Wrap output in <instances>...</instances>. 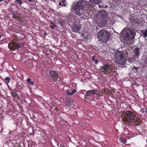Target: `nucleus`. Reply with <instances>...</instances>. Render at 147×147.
Here are the masks:
<instances>
[{
    "instance_id": "f257e3e1",
    "label": "nucleus",
    "mask_w": 147,
    "mask_h": 147,
    "mask_svg": "<svg viewBox=\"0 0 147 147\" xmlns=\"http://www.w3.org/2000/svg\"><path fill=\"white\" fill-rule=\"evenodd\" d=\"M136 34V30L133 29H124L120 33L123 40L127 41L134 40Z\"/></svg>"
},
{
    "instance_id": "f03ea898",
    "label": "nucleus",
    "mask_w": 147,
    "mask_h": 147,
    "mask_svg": "<svg viewBox=\"0 0 147 147\" xmlns=\"http://www.w3.org/2000/svg\"><path fill=\"white\" fill-rule=\"evenodd\" d=\"M110 33L105 29L100 30L97 34L99 40L103 43H106L110 40Z\"/></svg>"
},
{
    "instance_id": "7ed1b4c3",
    "label": "nucleus",
    "mask_w": 147,
    "mask_h": 147,
    "mask_svg": "<svg viewBox=\"0 0 147 147\" xmlns=\"http://www.w3.org/2000/svg\"><path fill=\"white\" fill-rule=\"evenodd\" d=\"M84 8V1L81 0L78 1L75 5H72L71 6V10L72 11H74L77 15L80 16L82 14Z\"/></svg>"
},
{
    "instance_id": "20e7f679",
    "label": "nucleus",
    "mask_w": 147,
    "mask_h": 147,
    "mask_svg": "<svg viewBox=\"0 0 147 147\" xmlns=\"http://www.w3.org/2000/svg\"><path fill=\"white\" fill-rule=\"evenodd\" d=\"M107 12L104 10H102L100 11L99 20L97 21L98 26L100 27L104 26L107 24L108 21Z\"/></svg>"
},
{
    "instance_id": "39448f33",
    "label": "nucleus",
    "mask_w": 147,
    "mask_h": 147,
    "mask_svg": "<svg viewBox=\"0 0 147 147\" xmlns=\"http://www.w3.org/2000/svg\"><path fill=\"white\" fill-rule=\"evenodd\" d=\"M123 52L119 51H116L115 52V57L116 62L119 65H123L126 61V59L123 56Z\"/></svg>"
},
{
    "instance_id": "423d86ee",
    "label": "nucleus",
    "mask_w": 147,
    "mask_h": 147,
    "mask_svg": "<svg viewBox=\"0 0 147 147\" xmlns=\"http://www.w3.org/2000/svg\"><path fill=\"white\" fill-rule=\"evenodd\" d=\"M122 115H124L125 118L129 122H133L135 120L136 116L130 111L123 112Z\"/></svg>"
},
{
    "instance_id": "0eeeda50",
    "label": "nucleus",
    "mask_w": 147,
    "mask_h": 147,
    "mask_svg": "<svg viewBox=\"0 0 147 147\" xmlns=\"http://www.w3.org/2000/svg\"><path fill=\"white\" fill-rule=\"evenodd\" d=\"M9 48H11V49L12 50H17L18 49L21 48L22 47V44L18 43L17 42H14L9 43L8 45Z\"/></svg>"
},
{
    "instance_id": "6e6552de",
    "label": "nucleus",
    "mask_w": 147,
    "mask_h": 147,
    "mask_svg": "<svg viewBox=\"0 0 147 147\" xmlns=\"http://www.w3.org/2000/svg\"><path fill=\"white\" fill-rule=\"evenodd\" d=\"M49 74L51 76V77L49 79H51V80L57 81L58 78V76L56 71L52 70L50 71Z\"/></svg>"
},
{
    "instance_id": "1a4fd4ad",
    "label": "nucleus",
    "mask_w": 147,
    "mask_h": 147,
    "mask_svg": "<svg viewBox=\"0 0 147 147\" xmlns=\"http://www.w3.org/2000/svg\"><path fill=\"white\" fill-rule=\"evenodd\" d=\"M131 23L134 25L136 24L137 25H139L140 24V20L137 18V15H132L131 18Z\"/></svg>"
},
{
    "instance_id": "9d476101",
    "label": "nucleus",
    "mask_w": 147,
    "mask_h": 147,
    "mask_svg": "<svg viewBox=\"0 0 147 147\" xmlns=\"http://www.w3.org/2000/svg\"><path fill=\"white\" fill-rule=\"evenodd\" d=\"M10 91L12 90L11 92V96L13 97L16 100H18L20 99V94H18L19 91L14 90L13 89L10 90Z\"/></svg>"
},
{
    "instance_id": "9b49d317",
    "label": "nucleus",
    "mask_w": 147,
    "mask_h": 147,
    "mask_svg": "<svg viewBox=\"0 0 147 147\" xmlns=\"http://www.w3.org/2000/svg\"><path fill=\"white\" fill-rule=\"evenodd\" d=\"M82 28V25L80 24H75L72 28V30L75 32H78Z\"/></svg>"
},
{
    "instance_id": "f8f14e48",
    "label": "nucleus",
    "mask_w": 147,
    "mask_h": 147,
    "mask_svg": "<svg viewBox=\"0 0 147 147\" xmlns=\"http://www.w3.org/2000/svg\"><path fill=\"white\" fill-rule=\"evenodd\" d=\"M94 94L96 95V90H90L87 91L86 94L84 96L85 98L87 99L89 98V96L92 95V94Z\"/></svg>"
},
{
    "instance_id": "ddd939ff",
    "label": "nucleus",
    "mask_w": 147,
    "mask_h": 147,
    "mask_svg": "<svg viewBox=\"0 0 147 147\" xmlns=\"http://www.w3.org/2000/svg\"><path fill=\"white\" fill-rule=\"evenodd\" d=\"M111 67L110 65L107 63L104 64L103 67H102L101 68H102L103 71L106 72L109 71L111 69Z\"/></svg>"
},
{
    "instance_id": "4468645a",
    "label": "nucleus",
    "mask_w": 147,
    "mask_h": 147,
    "mask_svg": "<svg viewBox=\"0 0 147 147\" xmlns=\"http://www.w3.org/2000/svg\"><path fill=\"white\" fill-rule=\"evenodd\" d=\"M58 117L60 118L61 119H62L63 121L67 122L66 117H67L66 114L64 113H61L57 115Z\"/></svg>"
},
{
    "instance_id": "2eb2a0df",
    "label": "nucleus",
    "mask_w": 147,
    "mask_h": 147,
    "mask_svg": "<svg viewBox=\"0 0 147 147\" xmlns=\"http://www.w3.org/2000/svg\"><path fill=\"white\" fill-rule=\"evenodd\" d=\"M16 143V141L15 140H9L7 142L9 147H15V144Z\"/></svg>"
},
{
    "instance_id": "dca6fc26",
    "label": "nucleus",
    "mask_w": 147,
    "mask_h": 147,
    "mask_svg": "<svg viewBox=\"0 0 147 147\" xmlns=\"http://www.w3.org/2000/svg\"><path fill=\"white\" fill-rule=\"evenodd\" d=\"M84 4L85 6L88 8L93 7H94V5L90 2L85 1H84Z\"/></svg>"
},
{
    "instance_id": "f3484780",
    "label": "nucleus",
    "mask_w": 147,
    "mask_h": 147,
    "mask_svg": "<svg viewBox=\"0 0 147 147\" xmlns=\"http://www.w3.org/2000/svg\"><path fill=\"white\" fill-rule=\"evenodd\" d=\"M131 69L136 73H139L141 71V67H137L133 66V67L131 68Z\"/></svg>"
},
{
    "instance_id": "a211bd4d",
    "label": "nucleus",
    "mask_w": 147,
    "mask_h": 147,
    "mask_svg": "<svg viewBox=\"0 0 147 147\" xmlns=\"http://www.w3.org/2000/svg\"><path fill=\"white\" fill-rule=\"evenodd\" d=\"M133 51V53L134 55L138 57L139 55V48L138 47H136L135 48Z\"/></svg>"
},
{
    "instance_id": "6ab92c4d",
    "label": "nucleus",
    "mask_w": 147,
    "mask_h": 147,
    "mask_svg": "<svg viewBox=\"0 0 147 147\" xmlns=\"http://www.w3.org/2000/svg\"><path fill=\"white\" fill-rule=\"evenodd\" d=\"M143 37L145 38L147 37V29L146 28L145 30H139Z\"/></svg>"
},
{
    "instance_id": "aec40b11",
    "label": "nucleus",
    "mask_w": 147,
    "mask_h": 147,
    "mask_svg": "<svg viewBox=\"0 0 147 147\" xmlns=\"http://www.w3.org/2000/svg\"><path fill=\"white\" fill-rule=\"evenodd\" d=\"M40 133V135L42 136V137L41 138L42 142H45V133L44 132H41L40 131H39Z\"/></svg>"
},
{
    "instance_id": "412c9836",
    "label": "nucleus",
    "mask_w": 147,
    "mask_h": 147,
    "mask_svg": "<svg viewBox=\"0 0 147 147\" xmlns=\"http://www.w3.org/2000/svg\"><path fill=\"white\" fill-rule=\"evenodd\" d=\"M77 92L76 90V89L73 90L72 92H70L69 91H66V93L69 95H71L74 94Z\"/></svg>"
},
{
    "instance_id": "4be33fe9",
    "label": "nucleus",
    "mask_w": 147,
    "mask_h": 147,
    "mask_svg": "<svg viewBox=\"0 0 147 147\" xmlns=\"http://www.w3.org/2000/svg\"><path fill=\"white\" fill-rule=\"evenodd\" d=\"M15 131L14 130H13L12 131H9V137H11V138H12L13 139H14L15 138V136L14 135V132H15Z\"/></svg>"
},
{
    "instance_id": "5701e85b",
    "label": "nucleus",
    "mask_w": 147,
    "mask_h": 147,
    "mask_svg": "<svg viewBox=\"0 0 147 147\" xmlns=\"http://www.w3.org/2000/svg\"><path fill=\"white\" fill-rule=\"evenodd\" d=\"M142 65L143 67H147V57L145 58L143 63H142Z\"/></svg>"
},
{
    "instance_id": "b1692460",
    "label": "nucleus",
    "mask_w": 147,
    "mask_h": 147,
    "mask_svg": "<svg viewBox=\"0 0 147 147\" xmlns=\"http://www.w3.org/2000/svg\"><path fill=\"white\" fill-rule=\"evenodd\" d=\"M59 5L61 6L62 7H65L66 5L65 3V0H62L61 1H60Z\"/></svg>"
},
{
    "instance_id": "393cba45",
    "label": "nucleus",
    "mask_w": 147,
    "mask_h": 147,
    "mask_svg": "<svg viewBox=\"0 0 147 147\" xmlns=\"http://www.w3.org/2000/svg\"><path fill=\"white\" fill-rule=\"evenodd\" d=\"M92 3L96 4H99L101 2V0H89Z\"/></svg>"
},
{
    "instance_id": "a878e982",
    "label": "nucleus",
    "mask_w": 147,
    "mask_h": 147,
    "mask_svg": "<svg viewBox=\"0 0 147 147\" xmlns=\"http://www.w3.org/2000/svg\"><path fill=\"white\" fill-rule=\"evenodd\" d=\"M63 20L61 18H59L57 20V24H60L61 26H62L63 24Z\"/></svg>"
},
{
    "instance_id": "bb28decb",
    "label": "nucleus",
    "mask_w": 147,
    "mask_h": 147,
    "mask_svg": "<svg viewBox=\"0 0 147 147\" xmlns=\"http://www.w3.org/2000/svg\"><path fill=\"white\" fill-rule=\"evenodd\" d=\"M119 140L120 142L124 144H125L127 142V140L125 138L122 137H120L119 138Z\"/></svg>"
},
{
    "instance_id": "cd10ccee",
    "label": "nucleus",
    "mask_w": 147,
    "mask_h": 147,
    "mask_svg": "<svg viewBox=\"0 0 147 147\" xmlns=\"http://www.w3.org/2000/svg\"><path fill=\"white\" fill-rule=\"evenodd\" d=\"M3 79L6 84H7L8 83H9L10 80V78L9 77H6L4 79Z\"/></svg>"
},
{
    "instance_id": "c85d7f7f",
    "label": "nucleus",
    "mask_w": 147,
    "mask_h": 147,
    "mask_svg": "<svg viewBox=\"0 0 147 147\" xmlns=\"http://www.w3.org/2000/svg\"><path fill=\"white\" fill-rule=\"evenodd\" d=\"M56 26L55 24L52 21H51L50 22V27L51 29H53Z\"/></svg>"
},
{
    "instance_id": "c756f323",
    "label": "nucleus",
    "mask_w": 147,
    "mask_h": 147,
    "mask_svg": "<svg viewBox=\"0 0 147 147\" xmlns=\"http://www.w3.org/2000/svg\"><path fill=\"white\" fill-rule=\"evenodd\" d=\"M11 14L12 15V17L13 18L16 19H18L19 18V16H17V13L13 11V13H12Z\"/></svg>"
},
{
    "instance_id": "7c9ffc66",
    "label": "nucleus",
    "mask_w": 147,
    "mask_h": 147,
    "mask_svg": "<svg viewBox=\"0 0 147 147\" xmlns=\"http://www.w3.org/2000/svg\"><path fill=\"white\" fill-rule=\"evenodd\" d=\"M27 82L29 84L33 85L34 84V83L33 81H31V79L30 78H28L27 80Z\"/></svg>"
},
{
    "instance_id": "2f4dec72",
    "label": "nucleus",
    "mask_w": 147,
    "mask_h": 147,
    "mask_svg": "<svg viewBox=\"0 0 147 147\" xmlns=\"http://www.w3.org/2000/svg\"><path fill=\"white\" fill-rule=\"evenodd\" d=\"M70 99L67 100H66L65 102L66 105L67 106H70L71 105V102H70Z\"/></svg>"
},
{
    "instance_id": "473e14b6",
    "label": "nucleus",
    "mask_w": 147,
    "mask_h": 147,
    "mask_svg": "<svg viewBox=\"0 0 147 147\" xmlns=\"http://www.w3.org/2000/svg\"><path fill=\"white\" fill-rule=\"evenodd\" d=\"M127 45L128 46V44H127V45H125V44H124V46H122L121 48H119L117 51H120L121 52H123V51H122V48H125V46L126 47H127Z\"/></svg>"
},
{
    "instance_id": "72a5a7b5",
    "label": "nucleus",
    "mask_w": 147,
    "mask_h": 147,
    "mask_svg": "<svg viewBox=\"0 0 147 147\" xmlns=\"http://www.w3.org/2000/svg\"><path fill=\"white\" fill-rule=\"evenodd\" d=\"M128 61L129 62V63H132L133 62H134V59L133 58H129L128 59Z\"/></svg>"
},
{
    "instance_id": "f704fd0d",
    "label": "nucleus",
    "mask_w": 147,
    "mask_h": 147,
    "mask_svg": "<svg viewBox=\"0 0 147 147\" xmlns=\"http://www.w3.org/2000/svg\"><path fill=\"white\" fill-rule=\"evenodd\" d=\"M16 2H18L20 5L22 4L23 3L22 0H16Z\"/></svg>"
},
{
    "instance_id": "c9c22d12",
    "label": "nucleus",
    "mask_w": 147,
    "mask_h": 147,
    "mask_svg": "<svg viewBox=\"0 0 147 147\" xmlns=\"http://www.w3.org/2000/svg\"><path fill=\"white\" fill-rule=\"evenodd\" d=\"M145 110H146L145 108L143 109L140 110V113L142 114H144V111Z\"/></svg>"
},
{
    "instance_id": "e433bc0d",
    "label": "nucleus",
    "mask_w": 147,
    "mask_h": 147,
    "mask_svg": "<svg viewBox=\"0 0 147 147\" xmlns=\"http://www.w3.org/2000/svg\"><path fill=\"white\" fill-rule=\"evenodd\" d=\"M99 5H98V7H99V8H101V9H102V8H104V6L102 5H100V4H98Z\"/></svg>"
},
{
    "instance_id": "4c0bfd02",
    "label": "nucleus",
    "mask_w": 147,
    "mask_h": 147,
    "mask_svg": "<svg viewBox=\"0 0 147 147\" xmlns=\"http://www.w3.org/2000/svg\"><path fill=\"white\" fill-rule=\"evenodd\" d=\"M137 84V82L136 81H133L132 83L131 84H132L134 85H136V84Z\"/></svg>"
},
{
    "instance_id": "58836bf2",
    "label": "nucleus",
    "mask_w": 147,
    "mask_h": 147,
    "mask_svg": "<svg viewBox=\"0 0 147 147\" xmlns=\"http://www.w3.org/2000/svg\"><path fill=\"white\" fill-rule=\"evenodd\" d=\"M94 63H95L96 64H97L98 62V61H97V59H96V60H94Z\"/></svg>"
},
{
    "instance_id": "ea45409f",
    "label": "nucleus",
    "mask_w": 147,
    "mask_h": 147,
    "mask_svg": "<svg viewBox=\"0 0 147 147\" xmlns=\"http://www.w3.org/2000/svg\"><path fill=\"white\" fill-rule=\"evenodd\" d=\"M92 61H94V60H95V56H93L92 57Z\"/></svg>"
},
{
    "instance_id": "a19ab883",
    "label": "nucleus",
    "mask_w": 147,
    "mask_h": 147,
    "mask_svg": "<svg viewBox=\"0 0 147 147\" xmlns=\"http://www.w3.org/2000/svg\"><path fill=\"white\" fill-rule=\"evenodd\" d=\"M110 72H111L113 71V70L112 69V68L111 67V69H110L109 71Z\"/></svg>"
},
{
    "instance_id": "79ce46f5",
    "label": "nucleus",
    "mask_w": 147,
    "mask_h": 147,
    "mask_svg": "<svg viewBox=\"0 0 147 147\" xmlns=\"http://www.w3.org/2000/svg\"><path fill=\"white\" fill-rule=\"evenodd\" d=\"M146 109V110H145L144 111V112H145V113H146L147 112V109L146 108H145Z\"/></svg>"
},
{
    "instance_id": "37998d69",
    "label": "nucleus",
    "mask_w": 147,
    "mask_h": 147,
    "mask_svg": "<svg viewBox=\"0 0 147 147\" xmlns=\"http://www.w3.org/2000/svg\"><path fill=\"white\" fill-rule=\"evenodd\" d=\"M44 34L45 35H47L48 34L47 33H46V32H44Z\"/></svg>"
},
{
    "instance_id": "c03bdc74",
    "label": "nucleus",
    "mask_w": 147,
    "mask_h": 147,
    "mask_svg": "<svg viewBox=\"0 0 147 147\" xmlns=\"http://www.w3.org/2000/svg\"><path fill=\"white\" fill-rule=\"evenodd\" d=\"M104 8H107L108 7V6L107 5H105V6H104Z\"/></svg>"
},
{
    "instance_id": "a18cd8bd",
    "label": "nucleus",
    "mask_w": 147,
    "mask_h": 147,
    "mask_svg": "<svg viewBox=\"0 0 147 147\" xmlns=\"http://www.w3.org/2000/svg\"><path fill=\"white\" fill-rule=\"evenodd\" d=\"M33 0H28V2H31L32 1H33Z\"/></svg>"
},
{
    "instance_id": "49530a36",
    "label": "nucleus",
    "mask_w": 147,
    "mask_h": 147,
    "mask_svg": "<svg viewBox=\"0 0 147 147\" xmlns=\"http://www.w3.org/2000/svg\"><path fill=\"white\" fill-rule=\"evenodd\" d=\"M81 35L82 36H84V34L82 33L81 34Z\"/></svg>"
},
{
    "instance_id": "de8ad7c7",
    "label": "nucleus",
    "mask_w": 147,
    "mask_h": 147,
    "mask_svg": "<svg viewBox=\"0 0 147 147\" xmlns=\"http://www.w3.org/2000/svg\"><path fill=\"white\" fill-rule=\"evenodd\" d=\"M60 147H64V146L63 145H61V146H60Z\"/></svg>"
},
{
    "instance_id": "09e8293b",
    "label": "nucleus",
    "mask_w": 147,
    "mask_h": 147,
    "mask_svg": "<svg viewBox=\"0 0 147 147\" xmlns=\"http://www.w3.org/2000/svg\"><path fill=\"white\" fill-rule=\"evenodd\" d=\"M55 110H56V111H57V109L56 108H55V109L54 111H55Z\"/></svg>"
},
{
    "instance_id": "8fccbe9b",
    "label": "nucleus",
    "mask_w": 147,
    "mask_h": 147,
    "mask_svg": "<svg viewBox=\"0 0 147 147\" xmlns=\"http://www.w3.org/2000/svg\"><path fill=\"white\" fill-rule=\"evenodd\" d=\"M2 85V83H0V85L1 86Z\"/></svg>"
},
{
    "instance_id": "3c124183",
    "label": "nucleus",
    "mask_w": 147,
    "mask_h": 147,
    "mask_svg": "<svg viewBox=\"0 0 147 147\" xmlns=\"http://www.w3.org/2000/svg\"><path fill=\"white\" fill-rule=\"evenodd\" d=\"M3 1V0H0V2H2Z\"/></svg>"
},
{
    "instance_id": "603ef678",
    "label": "nucleus",
    "mask_w": 147,
    "mask_h": 147,
    "mask_svg": "<svg viewBox=\"0 0 147 147\" xmlns=\"http://www.w3.org/2000/svg\"><path fill=\"white\" fill-rule=\"evenodd\" d=\"M12 5H14V4H12Z\"/></svg>"
},
{
    "instance_id": "864d4df0",
    "label": "nucleus",
    "mask_w": 147,
    "mask_h": 147,
    "mask_svg": "<svg viewBox=\"0 0 147 147\" xmlns=\"http://www.w3.org/2000/svg\"><path fill=\"white\" fill-rule=\"evenodd\" d=\"M146 142H147V139H146Z\"/></svg>"
}]
</instances>
